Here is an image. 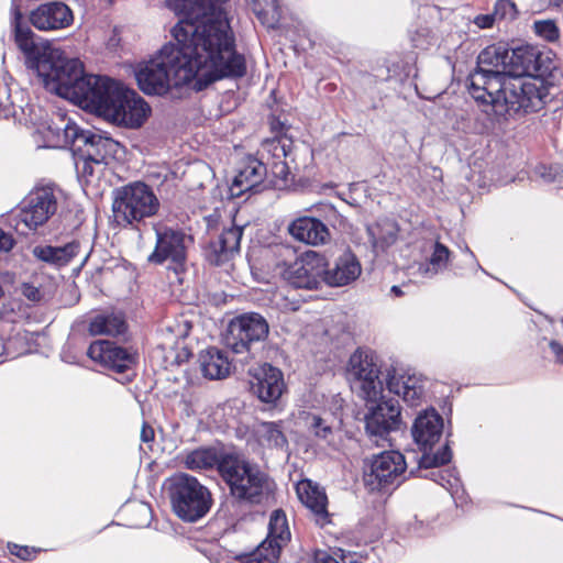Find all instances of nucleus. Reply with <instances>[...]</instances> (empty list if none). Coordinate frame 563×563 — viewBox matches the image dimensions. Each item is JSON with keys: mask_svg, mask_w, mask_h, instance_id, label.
I'll list each match as a JSON object with an SVG mask.
<instances>
[{"mask_svg": "<svg viewBox=\"0 0 563 563\" xmlns=\"http://www.w3.org/2000/svg\"><path fill=\"white\" fill-rule=\"evenodd\" d=\"M13 245L14 241L11 235L0 229V251L8 252L13 247Z\"/></svg>", "mask_w": 563, "mask_h": 563, "instance_id": "de8ad7c7", "label": "nucleus"}, {"mask_svg": "<svg viewBox=\"0 0 563 563\" xmlns=\"http://www.w3.org/2000/svg\"><path fill=\"white\" fill-rule=\"evenodd\" d=\"M538 63H536L537 70L533 71L532 78L534 80H540L548 89L549 87L540 79V77H543L551 73L553 68H555L554 62L552 59V52H540L538 49Z\"/></svg>", "mask_w": 563, "mask_h": 563, "instance_id": "37998d69", "label": "nucleus"}, {"mask_svg": "<svg viewBox=\"0 0 563 563\" xmlns=\"http://www.w3.org/2000/svg\"><path fill=\"white\" fill-rule=\"evenodd\" d=\"M532 29L539 37L548 42H556L560 38V30L553 20H537Z\"/></svg>", "mask_w": 563, "mask_h": 563, "instance_id": "79ce46f5", "label": "nucleus"}, {"mask_svg": "<svg viewBox=\"0 0 563 563\" xmlns=\"http://www.w3.org/2000/svg\"><path fill=\"white\" fill-rule=\"evenodd\" d=\"M261 155L269 165L274 177L272 185L278 188L285 186L289 175V162H294L292 142L285 137L266 140L262 144Z\"/></svg>", "mask_w": 563, "mask_h": 563, "instance_id": "a211bd4d", "label": "nucleus"}, {"mask_svg": "<svg viewBox=\"0 0 563 563\" xmlns=\"http://www.w3.org/2000/svg\"><path fill=\"white\" fill-rule=\"evenodd\" d=\"M87 354L92 361L118 373L129 369L135 363L134 353L107 340L91 343Z\"/></svg>", "mask_w": 563, "mask_h": 563, "instance_id": "4be33fe9", "label": "nucleus"}, {"mask_svg": "<svg viewBox=\"0 0 563 563\" xmlns=\"http://www.w3.org/2000/svg\"><path fill=\"white\" fill-rule=\"evenodd\" d=\"M12 343V341H9L7 345H3L1 342H0V346L2 347L3 352L7 351L9 349V345Z\"/></svg>", "mask_w": 563, "mask_h": 563, "instance_id": "5fc2aeb1", "label": "nucleus"}, {"mask_svg": "<svg viewBox=\"0 0 563 563\" xmlns=\"http://www.w3.org/2000/svg\"><path fill=\"white\" fill-rule=\"evenodd\" d=\"M222 456H219L216 449L201 448L186 454L184 464L191 471L209 470L214 466L220 472Z\"/></svg>", "mask_w": 563, "mask_h": 563, "instance_id": "72a5a7b5", "label": "nucleus"}, {"mask_svg": "<svg viewBox=\"0 0 563 563\" xmlns=\"http://www.w3.org/2000/svg\"><path fill=\"white\" fill-rule=\"evenodd\" d=\"M267 334L266 320L258 313H246L230 322L225 343L236 354H253V345L264 341Z\"/></svg>", "mask_w": 563, "mask_h": 563, "instance_id": "4468645a", "label": "nucleus"}, {"mask_svg": "<svg viewBox=\"0 0 563 563\" xmlns=\"http://www.w3.org/2000/svg\"><path fill=\"white\" fill-rule=\"evenodd\" d=\"M361 272L357 257L352 252L345 251L335 260L333 267L325 266L324 284L331 287H342L354 282Z\"/></svg>", "mask_w": 563, "mask_h": 563, "instance_id": "a878e982", "label": "nucleus"}, {"mask_svg": "<svg viewBox=\"0 0 563 563\" xmlns=\"http://www.w3.org/2000/svg\"><path fill=\"white\" fill-rule=\"evenodd\" d=\"M243 228L233 225L223 230L219 238L210 243L208 258L216 265L230 261L240 251Z\"/></svg>", "mask_w": 563, "mask_h": 563, "instance_id": "bb28decb", "label": "nucleus"}, {"mask_svg": "<svg viewBox=\"0 0 563 563\" xmlns=\"http://www.w3.org/2000/svg\"><path fill=\"white\" fill-rule=\"evenodd\" d=\"M390 292L395 296V297H401L404 295V291L401 289V287L399 286H393L390 288Z\"/></svg>", "mask_w": 563, "mask_h": 563, "instance_id": "864d4df0", "label": "nucleus"}, {"mask_svg": "<svg viewBox=\"0 0 563 563\" xmlns=\"http://www.w3.org/2000/svg\"><path fill=\"white\" fill-rule=\"evenodd\" d=\"M128 329L123 314L119 312H101L93 316L88 325L91 335H111L124 334Z\"/></svg>", "mask_w": 563, "mask_h": 563, "instance_id": "c756f323", "label": "nucleus"}, {"mask_svg": "<svg viewBox=\"0 0 563 563\" xmlns=\"http://www.w3.org/2000/svg\"><path fill=\"white\" fill-rule=\"evenodd\" d=\"M13 40L23 53L25 66L45 88L106 118L122 84L107 76L88 75L78 58H68L48 40H36L30 25L15 9L11 20Z\"/></svg>", "mask_w": 563, "mask_h": 563, "instance_id": "f03ea898", "label": "nucleus"}, {"mask_svg": "<svg viewBox=\"0 0 563 563\" xmlns=\"http://www.w3.org/2000/svg\"><path fill=\"white\" fill-rule=\"evenodd\" d=\"M141 440L144 443H148L154 440V430L152 427L146 423L143 424L141 430Z\"/></svg>", "mask_w": 563, "mask_h": 563, "instance_id": "8fccbe9b", "label": "nucleus"}, {"mask_svg": "<svg viewBox=\"0 0 563 563\" xmlns=\"http://www.w3.org/2000/svg\"><path fill=\"white\" fill-rule=\"evenodd\" d=\"M220 475L233 498L251 505L261 504L269 493V477L258 465L238 454H224Z\"/></svg>", "mask_w": 563, "mask_h": 563, "instance_id": "20e7f679", "label": "nucleus"}, {"mask_svg": "<svg viewBox=\"0 0 563 563\" xmlns=\"http://www.w3.org/2000/svg\"><path fill=\"white\" fill-rule=\"evenodd\" d=\"M550 347L552 352L555 354L558 361L563 363V345L555 341H552L550 343Z\"/></svg>", "mask_w": 563, "mask_h": 563, "instance_id": "3c124183", "label": "nucleus"}, {"mask_svg": "<svg viewBox=\"0 0 563 563\" xmlns=\"http://www.w3.org/2000/svg\"><path fill=\"white\" fill-rule=\"evenodd\" d=\"M289 234L297 241L309 245H323L330 241L328 227L317 218L300 217L288 225Z\"/></svg>", "mask_w": 563, "mask_h": 563, "instance_id": "393cba45", "label": "nucleus"}, {"mask_svg": "<svg viewBox=\"0 0 563 563\" xmlns=\"http://www.w3.org/2000/svg\"><path fill=\"white\" fill-rule=\"evenodd\" d=\"M156 244L148 256V262L154 264L170 263L176 274L185 269L187 250L192 244V238L183 230L173 228L154 227Z\"/></svg>", "mask_w": 563, "mask_h": 563, "instance_id": "ddd939ff", "label": "nucleus"}, {"mask_svg": "<svg viewBox=\"0 0 563 563\" xmlns=\"http://www.w3.org/2000/svg\"><path fill=\"white\" fill-rule=\"evenodd\" d=\"M400 422V407L397 400L379 401L365 416V429L376 443L386 441L387 435L396 430Z\"/></svg>", "mask_w": 563, "mask_h": 563, "instance_id": "f3484780", "label": "nucleus"}, {"mask_svg": "<svg viewBox=\"0 0 563 563\" xmlns=\"http://www.w3.org/2000/svg\"><path fill=\"white\" fill-rule=\"evenodd\" d=\"M255 437L263 448L285 449L288 441L279 422H261L255 427Z\"/></svg>", "mask_w": 563, "mask_h": 563, "instance_id": "473e14b6", "label": "nucleus"}, {"mask_svg": "<svg viewBox=\"0 0 563 563\" xmlns=\"http://www.w3.org/2000/svg\"><path fill=\"white\" fill-rule=\"evenodd\" d=\"M377 356L371 351L356 350L349 360L346 377L357 394L367 401L383 398V382Z\"/></svg>", "mask_w": 563, "mask_h": 563, "instance_id": "9d476101", "label": "nucleus"}, {"mask_svg": "<svg viewBox=\"0 0 563 563\" xmlns=\"http://www.w3.org/2000/svg\"><path fill=\"white\" fill-rule=\"evenodd\" d=\"M282 547L264 540L253 552L240 556L242 563H277Z\"/></svg>", "mask_w": 563, "mask_h": 563, "instance_id": "4c0bfd02", "label": "nucleus"}, {"mask_svg": "<svg viewBox=\"0 0 563 563\" xmlns=\"http://www.w3.org/2000/svg\"><path fill=\"white\" fill-rule=\"evenodd\" d=\"M387 388L409 406L416 407L424 394V379L415 372L394 369L393 373H388Z\"/></svg>", "mask_w": 563, "mask_h": 563, "instance_id": "5701e85b", "label": "nucleus"}, {"mask_svg": "<svg viewBox=\"0 0 563 563\" xmlns=\"http://www.w3.org/2000/svg\"><path fill=\"white\" fill-rule=\"evenodd\" d=\"M11 553L23 560H29L32 556V551L27 547H19L16 544L11 549Z\"/></svg>", "mask_w": 563, "mask_h": 563, "instance_id": "09e8293b", "label": "nucleus"}, {"mask_svg": "<svg viewBox=\"0 0 563 563\" xmlns=\"http://www.w3.org/2000/svg\"><path fill=\"white\" fill-rule=\"evenodd\" d=\"M274 253L280 257L277 266L282 277L292 287L302 289H318L324 284L327 261L324 256L308 251L296 257V251L288 245H278Z\"/></svg>", "mask_w": 563, "mask_h": 563, "instance_id": "423d86ee", "label": "nucleus"}, {"mask_svg": "<svg viewBox=\"0 0 563 563\" xmlns=\"http://www.w3.org/2000/svg\"><path fill=\"white\" fill-rule=\"evenodd\" d=\"M81 164V170L84 174L92 175L93 174V166L96 165L92 161L87 159L85 157H80L78 154V161L76 162L77 168H79Z\"/></svg>", "mask_w": 563, "mask_h": 563, "instance_id": "49530a36", "label": "nucleus"}, {"mask_svg": "<svg viewBox=\"0 0 563 563\" xmlns=\"http://www.w3.org/2000/svg\"><path fill=\"white\" fill-rule=\"evenodd\" d=\"M169 497L174 512L184 521L196 522L212 505L211 493L188 474L178 473L169 479Z\"/></svg>", "mask_w": 563, "mask_h": 563, "instance_id": "6e6552de", "label": "nucleus"}, {"mask_svg": "<svg viewBox=\"0 0 563 563\" xmlns=\"http://www.w3.org/2000/svg\"><path fill=\"white\" fill-rule=\"evenodd\" d=\"M442 430L443 419L434 409L426 410L416 418L412 426V437L423 451L419 462L421 467H435L451 461L452 453L448 445H444L434 454L428 452L440 440Z\"/></svg>", "mask_w": 563, "mask_h": 563, "instance_id": "9b49d317", "label": "nucleus"}, {"mask_svg": "<svg viewBox=\"0 0 563 563\" xmlns=\"http://www.w3.org/2000/svg\"><path fill=\"white\" fill-rule=\"evenodd\" d=\"M41 279V276H33L31 280L24 282L20 286L21 294L31 302H40L46 295Z\"/></svg>", "mask_w": 563, "mask_h": 563, "instance_id": "a19ab883", "label": "nucleus"}, {"mask_svg": "<svg viewBox=\"0 0 563 563\" xmlns=\"http://www.w3.org/2000/svg\"><path fill=\"white\" fill-rule=\"evenodd\" d=\"M497 19L495 18L494 13H487V14H479L475 16L474 23L479 29H489L493 27Z\"/></svg>", "mask_w": 563, "mask_h": 563, "instance_id": "a18cd8bd", "label": "nucleus"}, {"mask_svg": "<svg viewBox=\"0 0 563 563\" xmlns=\"http://www.w3.org/2000/svg\"><path fill=\"white\" fill-rule=\"evenodd\" d=\"M296 492L300 501L316 516L320 525L328 521V498L325 493L309 479L300 481L296 485Z\"/></svg>", "mask_w": 563, "mask_h": 563, "instance_id": "cd10ccee", "label": "nucleus"}, {"mask_svg": "<svg viewBox=\"0 0 563 563\" xmlns=\"http://www.w3.org/2000/svg\"><path fill=\"white\" fill-rule=\"evenodd\" d=\"M497 21L514 20L518 11L516 4L510 0H497L493 11Z\"/></svg>", "mask_w": 563, "mask_h": 563, "instance_id": "c03bdc74", "label": "nucleus"}, {"mask_svg": "<svg viewBox=\"0 0 563 563\" xmlns=\"http://www.w3.org/2000/svg\"><path fill=\"white\" fill-rule=\"evenodd\" d=\"M309 431L319 440L331 443L333 440L332 427L321 417L311 415L307 417Z\"/></svg>", "mask_w": 563, "mask_h": 563, "instance_id": "ea45409f", "label": "nucleus"}, {"mask_svg": "<svg viewBox=\"0 0 563 563\" xmlns=\"http://www.w3.org/2000/svg\"><path fill=\"white\" fill-rule=\"evenodd\" d=\"M119 147L120 144L111 137L81 130L74 151L78 152L80 157L102 165L117 154Z\"/></svg>", "mask_w": 563, "mask_h": 563, "instance_id": "412c9836", "label": "nucleus"}, {"mask_svg": "<svg viewBox=\"0 0 563 563\" xmlns=\"http://www.w3.org/2000/svg\"><path fill=\"white\" fill-rule=\"evenodd\" d=\"M265 540L277 543L282 548L290 540L287 518L283 510L276 509L272 512L268 522V534Z\"/></svg>", "mask_w": 563, "mask_h": 563, "instance_id": "c9c22d12", "label": "nucleus"}, {"mask_svg": "<svg viewBox=\"0 0 563 563\" xmlns=\"http://www.w3.org/2000/svg\"><path fill=\"white\" fill-rule=\"evenodd\" d=\"M180 53L174 44L164 45L150 59L139 63L134 69L140 89L146 95L163 96L172 87L191 82L178 78V67H183Z\"/></svg>", "mask_w": 563, "mask_h": 563, "instance_id": "39448f33", "label": "nucleus"}, {"mask_svg": "<svg viewBox=\"0 0 563 563\" xmlns=\"http://www.w3.org/2000/svg\"><path fill=\"white\" fill-rule=\"evenodd\" d=\"M450 250L440 242H435L428 264H420L419 273L424 277H433L446 268L450 260Z\"/></svg>", "mask_w": 563, "mask_h": 563, "instance_id": "e433bc0d", "label": "nucleus"}, {"mask_svg": "<svg viewBox=\"0 0 563 563\" xmlns=\"http://www.w3.org/2000/svg\"><path fill=\"white\" fill-rule=\"evenodd\" d=\"M190 328L187 321H176L167 325L163 332V345L169 349L177 347L179 341L187 338Z\"/></svg>", "mask_w": 563, "mask_h": 563, "instance_id": "58836bf2", "label": "nucleus"}, {"mask_svg": "<svg viewBox=\"0 0 563 563\" xmlns=\"http://www.w3.org/2000/svg\"><path fill=\"white\" fill-rule=\"evenodd\" d=\"M228 0H166L183 18L172 29L183 67L178 78L196 80L199 89L227 77H242L245 58L235 51V37L222 4Z\"/></svg>", "mask_w": 563, "mask_h": 563, "instance_id": "f257e3e1", "label": "nucleus"}, {"mask_svg": "<svg viewBox=\"0 0 563 563\" xmlns=\"http://www.w3.org/2000/svg\"><path fill=\"white\" fill-rule=\"evenodd\" d=\"M508 58L509 51L501 47L483 49L476 69L467 78L470 95L497 115L541 110L550 100L548 88L540 80L509 78Z\"/></svg>", "mask_w": 563, "mask_h": 563, "instance_id": "7ed1b4c3", "label": "nucleus"}, {"mask_svg": "<svg viewBox=\"0 0 563 563\" xmlns=\"http://www.w3.org/2000/svg\"><path fill=\"white\" fill-rule=\"evenodd\" d=\"M79 250L78 243H68L64 246H35L33 254L36 258L57 266L66 265Z\"/></svg>", "mask_w": 563, "mask_h": 563, "instance_id": "2f4dec72", "label": "nucleus"}, {"mask_svg": "<svg viewBox=\"0 0 563 563\" xmlns=\"http://www.w3.org/2000/svg\"><path fill=\"white\" fill-rule=\"evenodd\" d=\"M551 3H553L554 5H560L563 0H550Z\"/></svg>", "mask_w": 563, "mask_h": 563, "instance_id": "6e6d98bb", "label": "nucleus"}, {"mask_svg": "<svg viewBox=\"0 0 563 563\" xmlns=\"http://www.w3.org/2000/svg\"><path fill=\"white\" fill-rule=\"evenodd\" d=\"M199 364L203 376L210 379L224 378L231 369L228 356L217 347L202 351L199 355Z\"/></svg>", "mask_w": 563, "mask_h": 563, "instance_id": "7c9ffc66", "label": "nucleus"}, {"mask_svg": "<svg viewBox=\"0 0 563 563\" xmlns=\"http://www.w3.org/2000/svg\"><path fill=\"white\" fill-rule=\"evenodd\" d=\"M367 232L374 249L384 251L396 242L398 228L394 221L385 220L368 227Z\"/></svg>", "mask_w": 563, "mask_h": 563, "instance_id": "f704fd0d", "label": "nucleus"}, {"mask_svg": "<svg viewBox=\"0 0 563 563\" xmlns=\"http://www.w3.org/2000/svg\"><path fill=\"white\" fill-rule=\"evenodd\" d=\"M27 20L37 31L55 32L69 27L74 22V14L64 2L51 1L31 10Z\"/></svg>", "mask_w": 563, "mask_h": 563, "instance_id": "6ab92c4d", "label": "nucleus"}, {"mask_svg": "<svg viewBox=\"0 0 563 563\" xmlns=\"http://www.w3.org/2000/svg\"><path fill=\"white\" fill-rule=\"evenodd\" d=\"M316 561L317 563H339L335 559L324 552L317 554Z\"/></svg>", "mask_w": 563, "mask_h": 563, "instance_id": "603ef678", "label": "nucleus"}, {"mask_svg": "<svg viewBox=\"0 0 563 563\" xmlns=\"http://www.w3.org/2000/svg\"><path fill=\"white\" fill-rule=\"evenodd\" d=\"M112 209L118 223L133 224L156 214L159 200L148 185L134 181L115 190Z\"/></svg>", "mask_w": 563, "mask_h": 563, "instance_id": "1a4fd4ad", "label": "nucleus"}, {"mask_svg": "<svg viewBox=\"0 0 563 563\" xmlns=\"http://www.w3.org/2000/svg\"><path fill=\"white\" fill-rule=\"evenodd\" d=\"M251 391L263 402H276L285 390L283 373L271 364L250 369Z\"/></svg>", "mask_w": 563, "mask_h": 563, "instance_id": "aec40b11", "label": "nucleus"}, {"mask_svg": "<svg viewBox=\"0 0 563 563\" xmlns=\"http://www.w3.org/2000/svg\"><path fill=\"white\" fill-rule=\"evenodd\" d=\"M266 176L267 166L255 157H247L233 178L230 187L231 195L240 197L245 192L260 191Z\"/></svg>", "mask_w": 563, "mask_h": 563, "instance_id": "b1692460", "label": "nucleus"}, {"mask_svg": "<svg viewBox=\"0 0 563 563\" xmlns=\"http://www.w3.org/2000/svg\"><path fill=\"white\" fill-rule=\"evenodd\" d=\"M37 112H42L40 108H35L32 104L25 107H15L13 103L4 106L0 110V117L4 119L13 118L19 122L25 124H32L36 126L38 133L43 134L45 140V146L48 147H67L71 146L75 148L78 143V137L81 129L62 114H57L56 121L52 123L41 122V115Z\"/></svg>", "mask_w": 563, "mask_h": 563, "instance_id": "0eeeda50", "label": "nucleus"}, {"mask_svg": "<svg viewBox=\"0 0 563 563\" xmlns=\"http://www.w3.org/2000/svg\"><path fill=\"white\" fill-rule=\"evenodd\" d=\"M406 471V461L398 451H385L375 455L367 471L364 483L371 490H380L390 485H398Z\"/></svg>", "mask_w": 563, "mask_h": 563, "instance_id": "2eb2a0df", "label": "nucleus"}, {"mask_svg": "<svg viewBox=\"0 0 563 563\" xmlns=\"http://www.w3.org/2000/svg\"><path fill=\"white\" fill-rule=\"evenodd\" d=\"M538 49L534 47H519L509 52L508 58V76L509 78H522L523 76H531L537 70L536 63H538ZM527 80H532L528 78Z\"/></svg>", "mask_w": 563, "mask_h": 563, "instance_id": "c85d7f7f", "label": "nucleus"}, {"mask_svg": "<svg viewBox=\"0 0 563 563\" xmlns=\"http://www.w3.org/2000/svg\"><path fill=\"white\" fill-rule=\"evenodd\" d=\"M57 210V199L53 188H36L25 198L20 212L11 219V224L21 233L36 230L43 225Z\"/></svg>", "mask_w": 563, "mask_h": 563, "instance_id": "f8f14e48", "label": "nucleus"}, {"mask_svg": "<svg viewBox=\"0 0 563 563\" xmlns=\"http://www.w3.org/2000/svg\"><path fill=\"white\" fill-rule=\"evenodd\" d=\"M119 97L108 109L106 120L130 129H137L147 120L151 108L135 91L121 85Z\"/></svg>", "mask_w": 563, "mask_h": 563, "instance_id": "dca6fc26", "label": "nucleus"}]
</instances>
